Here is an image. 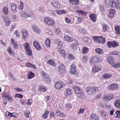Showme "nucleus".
Segmentation results:
<instances>
[{
  "instance_id": "f257e3e1",
  "label": "nucleus",
  "mask_w": 120,
  "mask_h": 120,
  "mask_svg": "<svg viewBox=\"0 0 120 120\" xmlns=\"http://www.w3.org/2000/svg\"><path fill=\"white\" fill-rule=\"evenodd\" d=\"M119 1L118 0H105L106 5L108 6H111L112 7L117 8Z\"/></svg>"
},
{
  "instance_id": "f03ea898",
  "label": "nucleus",
  "mask_w": 120,
  "mask_h": 120,
  "mask_svg": "<svg viewBox=\"0 0 120 120\" xmlns=\"http://www.w3.org/2000/svg\"><path fill=\"white\" fill-rule=\"evenodd\" d=\"M86 90L89 94L92 95L98 91V88L97 87H88L86 88Z\"/></svg>"
},
{
  "instance_id": "7ed1b4c3",
  "label": "nucleus",
  "mask_w": 120,
  "mask_h": 120,
  "mask_svg": "<svg viewBox=\"0 0 120 120\" xmlns=\"http://www.w3.org/2000/svg\"><path fill=\"white\" fill-rule=\"evenodd\" d=\"M2 96L3 97L5 98V100H3V103L5 104V105L7 102V100L8 99L11 102H13V100L12 99V96L10 95L8 93L4 92L2 94Z\"/></svg>"
},
{
  "instance_id": "20e7f679",
  "label": "nucleus",
  "mask_w": 120,
  "mask_h": 120,
  "mask_svg": "<svg viewBox=\"0 0 120 120\" xmlns=\"http://www.w3.org/2000/svg\"><path fill=\"white\" fill-rule=\"evenodd\" d=\"M73 88L77 94V96L79 98L84 99L85 96L82 92L81 90L80 89V87L77 86H73Z\"/></svg>"
},
{
  "instance_id": "39448f33",
  "label": "nucleus",
  "mask_w": 120,
  "mask_h": 120,
  "mask_svg": "<svg viewBox=\"0 0 120 120\" xmlns=\"http://www.w3.org/2000/svg\"><path fill=\"white\" fill-rule=\"evenodd\" d=\"M24 47L26 54L30 56H31L32 52L30 49V48L29 44L27 43H25L24 44Z\"/></svg>"
},
{
  "instance_id": "423d86ee",
  "label": "nucleus",
  "mask_w": 120,
  "mask_h": 120,
  "mask_svg": "<svg viewBox=\"0 0 120 120\" xmlns=\"http://www.w3.org/2000/svg\"><path fill=\"white\" fill-rule=\"evenodd\" d=\"M93 38L95 42L97 43H104L105 41V38L102 36L97 37L94 36L93 37Z\"/></svg>"
},
{
  "instance_id": "0eeeda50",
  "label": "nucleus",
  "mask_w": 120,
  "mask_h": 120,
  "mask_svg": "<svg viewBox=\"0 0 120 120\" xmlns=\"http://www.w3.org/2000/svg\"><path fill=\"white\" fill-rule=\"evenodd\" d=\"M20 15L23 18H26L29 17H31L33 14L31 12L28 13L25 11H22L20 13Z\"/></svg>"
},
{
  "instance_id": "6e6552de",
  "label": "nucleus",
  "mask_w": 120,
  "mask_h": 120,
  "mask_svg": "<svg viewBox=\"0 0 120 120\" xmlns=\"http://www.w3.org/2000/svg\"><path fill=\"white\" fill-rule=\"evenodd\" d=\"M42 75L43 81L45 82H49L50 81V78L47 73L43 72Z\"/></svg>"
},
{
  "instance_id": "1a4fd4ad",
  "label": "nucleus",
  "mask_w": 120,
  "mask_h": 120,
  "mask_svg": "<svg viewBox=\"0 0 120 120\" xmlns=\"http://www.w3.org/2000/svg\"><path fill=\"white\" fill-rule=\"evenodd\" d=\"M64 86V82L61 81H58L56 82L55 85V88L58 89L62 88Z\"/></svg>"
},
{
  "instance_id": "9d476101",
  "label": "nucleus",
  "mask_w": 120,
  "mask_h": 120,
  "mask_svg": "<svg viewBox=\"0 0 120 120\" xmlns=\"http://www.w3.org/2000/svg\"><path fill=\"white\" fill-rule=\"evenodd\" d=\"M118 43L115 41L112 42H108L107 43V45L108 47H115L118 46Z\"/></svg>"
},
{
  "instance_id": "9b49d317",
  "label": "nucleus",
  "mask_w": 120,
  "mask_h": 120,
  "mask_svg": "<svg viewBox=\"0 0 120 120\" xmlns=\"http://www.w3.org/2000/svg\"><path fill=\"white\" fill-rule=\"evenodd\" d=\"M45 22L49 25H53L54 23L52 19H50L49 18H45L44 19Z\"/></svg>"
},
{
  "instance_id": "f8f14e48",
  "label": "nucleus",
  "mask_w": 120,
  "mask_h": 120,
  "mask_svg": "<svg viewBox=\"0 0 120 120\" xmlns=\"http://www.w3.org/2000/svg\"><path fill=\"white\" fill-rule=\"evenodd\" d=\"M108 89L110 90H114L118 89V86L115 84H112L108 86L107 87Z\"/></svg>"
},
{
  "instance_id": "ddd939ff",
  "label": "nucleus",
  "mask_w": 120,
  "mask_h": 120,
  "mask_svg": "<svg viewBox=\"0 0 120 120\" xmlns=\"http://www.w3.org/2000/svg\"><path fill=\"white\" fill-rule=\"evenodd\" d=\"M114 97V95L112 94H109L108 96L105 95L103 98L104 101H108L111 100Z\"/></svg>"
},
{
  "instance_id": "4468645a",
  "label": "nucleus",
  "mask_w": 120,
  "mask_h": 120,
  "mask_svg": "<svg viewBox=\"0 0 120 120\" xmlns=\"http://www.w3.org/2000/svg\"><path fill=\"white\" fill-rule=\"evenodd\" d=\"M76 71L75 65L73 64L71 65L70 70L71 74H75L76 73Z\"/></svg>"
},
{
  "instance_id": "2eb2a0df",
  "label": "nucleus",
  "mask_w": 120,
  "mask_h": 120,
  "mask_svg": "<svg viewBox=\"0 0 120 120\" xmlns=\"http://www.w3.org/2000/svg\"><path fill=\"white\" fill-rule=\"evenodd\" d=\"M101 59L98 57L95 56H93L91 58L90 60L91 62L95 63L101 60Z\"/></svg>"
},
{
  "instance_id": "dca6fc26",
  "label": "nucleus",
  "mask_w": 120,
  "mask_h": 120,
  "mask_svg": "<svg viewBox=\"0 0 120 120\" xmlns=\"http://www.w3.org/2000/svg\"><path fill=\"white\" fill-rule=\"evenodd\" d=\"M90 120H99L98 116L95 114L91 113L90 117Z\"/></svg>"
},
{
  "instance_id": "f3484780",
  "label": "nucleus",
  "mask_w": 120,
  "mask_h": 120,
  "mask_svg": "<svg viewBox=\"0 0 120 120\" xmlns=\"http://www.w3.org/2000/svg\"><path fill=\"white\" fill-rule=\"evenodd\" d=\"M54 41L56 44L57 45L58 47L59 48H60L63 46V44L60 40L58 39H56L54 40Z\"/></svg>"
},
{
  "instance_id": "a211bd4d",
  "label": "nucleus",
  "mask_w": 120,
  "mask_h": 120,
  "mask_svg": "<svg viewBox=\"0 0 120 120\" xmlns=\"http://www.w3.org/2000/svg\"><path fill=\"white\" fill-rule=\"evenodd\" d=\"M114 58L112 56H109L108 58V62L111 64V66L113 65V63H114Z\"/></svg>"
},
{
  "instance_id": "6ab92c4d",
  "label": "nucleus",
  "mask_w": 120,
  "mask_h": 120,
  "mask_svg": "<svg viewBox=\"0 0 120 120\" xmlns=\"http://www.w3.org/2000/svg\"><path fill=\"white\" fill-rule=\"evenodd\" d=\"M4 20L6 23V25L7 26H9L10 23V21L7 16H6L4 17Z\"/></svg>"
},
{
  "instance_id": "aec40b11",
  "label": "nucleus",
  "mask_w": 120,
  "mask_h": 120,
  "mask_svg": "<svg viewBox=\"0 0 120 120\" xmlns=\"http://www.w3.org/2000/svg\"><path fill=\"white\" fill-rule=\"evenodd\" d=\"M59 71L60 72L62 73L64 72L65 70V66L63 64H61L59 67Z\"/></svg>"
},
{
  "instance_id": "412c9836",
  "label": "nucleus",
  "mask_w": 120,
  "mask_h": 120,
  "mask_svg": "<svg viewBox=\"0 0 120 120\" xmlns=\"http://www.w3.org/2000/svg\"><path fill=\"white\" fill-rule=\"evenodd\" d=\"M114 105L117 108L120 109V100H119L115 101Z\"/></svg>"
},
{
  "instance_id": "4be33fe9",
  "label": "nucleus",
  "mask_w": 120,
  "mask_h": 120,
  "mask_svg": "<svg viewBox=\"0 0 120 120\" xmlns=\"http://www.w3.org/2000/svg\"><path fill=\"white\" fill-rule=\"evenodd\" d=\"M10 6L11 9V11L14 12H16L17 11L16 10V5L14 4H10Z\"/></svg>"
},
{
  "instance_id": "5701e85b",
  "label": "nucleus",
  "mask_w": 120,
  "mask_h": 120,
  "mask_svg": "<svg viewBox=\"0 0 120 120\" xmlns=\"http://www.w3.org/2000/svg\"><path fill=\"white\" fill-rule=\"evenodd\" d=\"M115 11L114 10L112 9H110V12L108 15V17L110 18L113 17L115 13Z\"/></svg>"
},
{
  "instance_id": "b1692460",
  "label": "nucleus",
  "mask_w": 120,
  "mask_h": 120,
  "mask_svg": "<svg viewBox=\"0 0 120 120\" xmlns=\"http://www.w3.org/2000/svg\"><path fill=\"white\" fill-rule=\"evenodd\" d=\"M78 41H76L75 43L72 44L71 45V47L73 49H76L78 47Z\"/></svg>"
},
{
  "instance_id": "393cba45",
  "label": "nucleus",
  "mask_w": 120,
  "mask_h": 120,
  "mask_svg": "<svg viewBox=\"0 0 120 120\" xmlns=\"http://www.w3.org/2000/svg\"><path fill=\"white\" fill-rule=\"evenodd\" d=\"M69 1L70 4L73 5H78L79 4L78 0H69Z\"/></svg>"
},
{
  "instance_id": "a878e982",
  "label": "nucleus",
  "mask_w": 120,
  "mask_h": 120,
  "mask_svg": "<svg viewBox=\"0 0 120 120\" xmlns=\"http://www.w3.org/2000/svg\"><path fill=\"white\" fill-rule=\"evenodd\" d=\"M101 67L99 65L97 66H94L92 69V70L93 72H96L98 71V70L101 69Z\"/></svg>"
},
{
  "instance_id": "bb28decb",
  "label": "nucleus",
  "mask_w": 120,
  "mask_h": 120,
  "mask_svg": "<svg viewBox=\"0 0 120 120\" xmlns=\"http://www.w3.org/2000/svg\"><path fill=\"white\" fill-rule=\"evenodd\" d=\"M59 52L65 58L66 57V54L64 50L62 49H60L59 50Z\"/></svg>"
},
{
  "instance_id": "cd10ccee",
  "label": "nucleus",
  "mask_w": 120,
  "mask_h": 120,
  "mask_svg": "<svg viewBox=\"0 0 120 120\" xmlns=\"http://www.w3.org/2000/svg\"><path fill=\"white\" fill-rule=\"evenodd\" d=\"M90 18L93 22H95L96 20L95 15L94 14H91L90 16Z\"/></svg>"
},
{
  "instance_id": "c85d7f7f",
  "label": "nucleus",
  "mask_w": 120,
  "mask_h": 120,
  "mask_svg": "<svg viewBox=\"0 0 120 120\" xmlns=\"http://www.w3.org/2000/svg\"><path fill=\"white\" fill-rule=\"evenodd\" d=\"M2 11L4 14L6 15L8 14V8L6 7H5L3 8Z\"/></svg>"
},
{
  "instance_id": "c756f323",
  "label": "nucleus",
  "mask_w": 120,
  "mask_h": 120,
  "mask_svg": "<svg viewBox=\"0 0 120 120\" xmlns=\"http://www.w3.org/2000/svg\"><path fill=\"white\" fill-rule=\"evenodd\" d=\"M52 4L53 6L57 7V8H59L60 7V6L59 4L56 2H52Z\"/></svg>"
},
{
  "instance_id": "7c9ffc66",
  "label": "nucleus",
  "mask_w": 120,
  "mask_h": 120,
  "mask_svg": "<svg viewBox=\"0 0 120 120\" xmlns=\"http://www.w3.org/2000/svg\"><path fill=\"white\" fill-rule=\"evenodd\" d=\"M64 39L65 41H71L73 40L72 38L68 36H65L64 37Z\"/></svg>"
},
{
  "instance_id": "2f4dec72",
  "label": "nucleus",
  "mask_w": 120,
  "mask_h": 120,
  "mask_svg": "<svg viewBox=\"0 0 120 120\" xmlns=\"http://www.w3.org/2000/svg\"><path fill=\"white\" fill-rule=\"evenodd\" d=\"M47 63L53 66H55L56 65V64L55 63L54 61L52 59H50L48 60Z\"/></svg>"
},
{
  "instance_id": "473e14b6",
  "label": "nucleus",
  "mask_w": 120,
  "mask_h": 120,
  "mask_svg": "<svg viewBox=\"0 0 120 120\" xmlns=\"http://www.w3.org/2000/svg\"><path fill=\"white\" fill-rule=\"evenodd\" d=\"M96 52L100 54L103 53V51L101 49L99 48H97L95 50Z\"/></svg>"
},
{
  "instance_id": "72a5a7b5",
  "label": "nucleus",
  "mask_w": 120,
  "mask_h": 120,
  "mask_svg": "<svg viewBox=\"0 0 120 120\" xmlns=\"http://www.w3.org/2000/svg\"><path fill=\"white\" fill-rule=\"evenodd\" d=\"M115 29L116 34H120V27L119 26L115 27Z\"/></svg>"
},
{
  "instance_id": "f704fd0d",
  "label": "nucleus",
  "mask_w": 120,
  "mask_h": 120,
  "mask_svg": "<svg viewBox=\"0 0 120 120\" xmlns=\"http://www.w3.org/2000/svg\"><path fill=\"white\" fill-rule=\"evenodd\" d=\"M113 64V65H112L111 66L115 68H118L120 66V62H118L117 63H114Z\"/></svg>"
},
{
  "instance_id": "c9c22d12",
  "label": "nucleus",
  "mask_w": 120,
  "mask_h": 120,
  "mask_svg": "<svg viewBox=\"0 0 120 120\" xmlns=\"http://www.w3.org/2000/svg\"><path fill=\"white\" fill-rule=\"evenodd\" d=\"M34 75V73L31 72H30L28 74L27 76L28 79H31L33 78Z\"/></svg>"
},
{
  "instance_id": "e433bc0d",
  "label": "nucleus",
  "mask_w": 120,
  "mask_h": 120,
  "mask_svg": "<svg viewBox=\"0 0 120 120\" xmlns=\"http://www.w3.org/2000/svg\"><path fill=\"white\" fill-rule=\"evenodd\" d=\"M11 43L14 46V48H18V45L17 44L15 40L13 39H12L11 40Z\"/></svg>"
},
{
  "instance_id": "4c0bfd02",
  "label": "nucleus",
  "mask_w": 120,
  "mask_h": 120,
  "mask_svg": "<svg viewBox=\"0 0 120 120\" xmlns=\"http://www.w3.org/2000/svg\"><path fill=\"white\" fill-rule=\"evenodd\" d=\"M116 114V116H115V117L116 118L118 117V118H119L120 117V111H116L114 115H115Z\"/></svg>"
},
{
  "instance_id": "58836bf2",
  "label": "nucleus",
  "mask_w": 120,
  "mask_h": 120,
  "mask_svg": "<svg viewBox=\"0 0 120 120\" xmlns=\"http://www.w3.org/2000/svg\"><path fill=\"white\" fill-rule=\"evenodd\" d=\"M102 30L103 31H106L107 30L108 26L107 25L104 24L102 25Z\"/></svg>"
},
{
  "instance_id": "ea45409f",
  "label": "nucleus",
  "mask_w": 120,
  "mask_h": 120,
  "mask_svg": "<svg viewBox=\"0 0 120 120\" xmlns=\"http://www.w3.org/2000/svg\"><path fill=\"white\" fill-rule=\"evenodd\" d=\"M50 41L49 39H47L45 41V43L46 45L48 46L47 47H50Z\"/></svg>"
},
{
  "instance_id": "a19ab883",
  "label": "nucleus",
  "mask_w": 120,
  "mask_h": 120,
  "mask_svg": "<svg viewBox=\"0 0 120 120\" xmlns=\"http://www.w3.org/2000/svg\"><path fill=\"white\" fill-rule=\"evenodd\" d=\"M30 112L28 111H25L24 112V116L26 118H28L29 117Z\"/></svg>"
},
{
  "instance_id": "79ce46f5",
  "label": "nucleus",
  "mask_w": 120,
  "mask_h": 120,
  "mask_svg": "<svg viewBox=\"0 0 120 120\" xmlns=\"http://www.w3.org/2000/svg\"><path fill=\"white\" fill-rule=\"evenodd\" d=\"M5 115L8 118H10L11 116V113L8 111L6 112L5 113Z\"/></svg>"
},
{
  "instance_id": "37998d69",
  "label": "nucleus",
  "mask_w": 120,
  "mask_h": 120,
  "mask_svg": "<svg viewBox=\"0 0 120 120\" xmlns=\"http://www.w3.org/2000/svg\"><path fill=\"white\" fill-rule=\"evenodd\" d=\"M103 77L104 78H107L111 77V75L108 74L106 73L103 75Z\"/></svg>"
},
{
  "instance_id": "c03bdc74",
  "label": "nucleus",
  "mask_w": 120,
  "mask_h": 120,
  "mask_svg": "<svg viewBox=\"0 0 120 120\" xmlns=\"http://www.w3.org/2000/svg\"><path fill=\"white\" fill-rule=\"evenodd\" d=\"M82 52L83 53H84L87 52H88V48L86 47H84L83 48Z\"/></svg>"
},
{
  "instance_id": "a18cd8bd",
  "label": "nucleus",
  "mask_w": 120,
  "mask_h": 120,
  "mask_svg": "<svg viewBox=\"0 0 120 120\" xmlns=\"http://www.w3.org/2000/svg\"><path fill=\"white\" fill-rule=\"evenodd\" d=\"M34 31L36 32L37 33H39L41 31V30L37 27H35L34 28Z\"/></svg>"
},
{
  "instance_id": "49530a36",
  "label": "nucleus",
  "mask_w": 120,
  "mask_h": 120,
  "mask_svg": "<svg viewBox=\"0 0 120 120\" xmlns=\"http://www.w3.org/2000/svg\"><path fill=\"white\" fill-rule=\"evenodd\" d=\"M23 97V96L19 94H16L15 96V98H22Z\"/></svg>"
},
{
  "instance_id": "de8ad7c7",
  "label": "nucleus",
  "mask_w": 120,
  "mask_h": 120,
  "mask_svg": "<svg viewBox=\"0 0 120 120\" xmlns=\"http://www.w3.org/2000/svg\"><path fill=\"white\" fill-rule=\"evenodd\" d=\"M84 108H80L79 111L77 113V114L79 115L82 113L84 112Z\"/></svg>"
},
{
  "instance_id": "09e8293b",
  "label": "nucleus",
  "mask_w": 120,
  "mask_h": 120,
  "mask_svg": "<svg viewBox=\"0 0 120 120\" xmlns=\"http://www.w3.org/2000/svg\"><path fill=\"white\" fill-rule=\"evenodd\" d=\"M66 93L67 95H69L71 93V90L70 89H68L66 90Z\"/></svg>"
},
{
  "instance_id": "8fccbe9b",
  "label": "nucleus",
  "mask_w": 120,
  "mask_h": 120,
  "mask_svg": "<svg viewBox=\"0 0 120 120\" xmlns=\"http://www.w3.org/2000/svg\"><path fill=\"white\" fill-rule=\"evenodd\" d=\"M66 11L64 10H60L56 11V13L58 14H61L65 13Z\"/></svg>"
},
{
  "instance_id": "3c124183",
  "label": "nucleus",
  "mask_w": 120,
  "mask_h": 120,
  "mask_svg": "<svg viewBox=\"0 0 120 120\" xmlns=\"http://www.w3.org/2000/svg\"><path fill=\"white\" fill-rule=\"evenodd\" d=\"M79 32L80 33H82L83 34H85L86 32V31L85 30L82 29L80 28L79 30Z\"/></svg>"
},
{
  "instance_id": "603ef678",
  "label": "nucleus",
  "mask_w": 120,
  "mask_h": 120,
  "mask_svg": "<svg viewBox=\"0 0 120 120\" xmlns=\"http://www.w3.org/2000/svg\"><path fill=\"white\" fill-rule=\"evenodd\" d=\"M18 116V114L17 113L15 112H13L11 113V117H16Z\"/></svg>"
},
{
  "instance_id": "864d4df0",
  "label": "nucleus",
  "mask_w": 120,
  "mask_h": 120,
  "mask_svg": "<svg viewBox=\"0 0 120 120\" xmlns=\"http://www.w3.org/2000/svg\"><path fill=\"white\" fill-rule=\"evenodd\" d=\"M76 11L79 13L81 14L82 15H86V14L85 13L84 11H82L81 10H77Z\"/></svg>"
},
{
  "instance_id": "5fc2aeb1",
  "label": "nucleus",
  "mask_w": 120,
  "mask_h": 120,
  "mask_svg": "<svg viewBox=\"0 0 120 120\" xmlns=\"http://www.w3.org/2000/svg\"><path fill=\"white\" fill-rule=\"evenodd\" d=\"M100 113L101 116L102 117H104L105 116L106 113L103 110H101L100 111Z\"/></svg>"
},
{
  "instance_id": "6e6d98bb",
  "label": "nucleus",
  "mask_w": 120,
  "mask_h": 120,
  "mask_svg": "<svg viewBox=\"0 0 120 120\" xmlns=\"http://www.w3.org/2000/svg\"><path fill=\"white\" fill-rule=\"evenodd\" d=\"M72 107V105L71 104L69 103H68L67 104L66 106V107L70 109H71Z\"/></svg>"
},
{
  "instance_id": "4d7b16f0",
  "label": "nucleus",
  "mask_w": 120,
  "mask_h": 120,
  "mask_svg": "<svg viewBox=\"0 0 120 120\" xmlns=\"http://www.w3.org/2000/svg\"><path fill=\"white\" fill-rule=\"evenodd\" d=\"M39 89L41 90V91L43 92H45L46 90L43 87H40Z\"/></svg>"
},
{
  "instance_id": "13d9d810",
  "label": "nucleus",
  "mask_w": 120,
  "mask_h": 120,
  "mask_svg": "<svg viewBox=\"0 0 120 120\" xmlns=\"http://www.w3.org/2000/svg\"><path fill=\"white\" fill-rule=\"evenodd\" d=\"M55 112L51 111L50 112V116L51 117H53L55 116V114L54 113Z\"/></svg>"
},
{
  "instance_id": "bf43d9fd",
  "label": "nucleus",
  "mask_w": 120,
  "mask_h": 120,
  "mask_svg": "<svg viewBox=\"0 0 120 120\" xmlns=\"http://www.w3.org/2000/svg\"><path fill=\"white\" fill-rule=\"evenodd\" d=\"M112 54L113 55H119V51H114L112 52Z\"/></svg>"
},
{
  "instance_id": "052dcab7",
  "label": "nucleus",
  "mask_w": 120,
  "mask_h": 120,
  "mask_svg": "<svg viewBox=\"0 0 120 120\" xmlns=\"http://www.w3.org/2000/svg\"><path fill=\"white\" fill-rule=\"evenodd\" d=\"M7 50L8 51L10 54L11 55H14V54L13 52L11 51L10 49H8Z\"/></svg>"
},
{
  "instance_id": "680f3d73",
  "label": "nucleus",
  "mask_w": 120,
  "mask_h": 120,
  "mask_svg": "<svg viewBox=\"0 0 120 120\" xmlns=\"http://www.w3.org/2000/svg\"><path fill=\"white\" fill-rule=\"evenodd\" d=\"M15 90L18 92H19L21 91H23V90L21 89L20 88H18V87L15 88Z\"/></svg>"
},
{
  "instance_id": "e2e57ef3",
  "label": "nucleus",
  "mask_w": 120,
  "mask_h": 120,
  "mask_svg": "<svg viewBox=\"0 0 120 120\" xmlns=\"http://www.w3.org/2000/svg\"><path fill=\"white\" fill-rule=\"evenodd\" d=\"M38 44L39 43H38L36 41H35L33 42V45L35 48H37V46Z\"/></svg>"
},
{
  "instance_id": "0e129e2a",
  "label": "nucleus",
  "mask_w": 120,
  "mask_h": 120,
  "mask_svg": "<svg viewBox=\"0 0 120 120\" xmlns=\"http://www.w3.org/2000/svg\"><path fill=\"white\" fill-rule=\"evenodd\" d=\"M23 34V38L24 39H25L27 37V36L28 35L27 33L26 32L25 33H24Z\"/></svg>"
},
{
  "instance_id": "69168bd1",
  "label": "nucleus",
  "mask_w": 120,
  "mask_h": 120,
  "mask_svg": "<svg viewBox=\"0 0 120 120\" xmlns=\"http://www.w3.org/2000/svg\"><path fill=\"white\" fill-rule=\"evenodd\" d=\"M48 117V115H47L44 113L43 114L42 116V117L44 119H47Z\"/></svg>"
},
{
  "instance_id": "338daca9",
  "label": "nucleus",
  "mask_w": 120,
  "mask_h": 120,
  "mask_svg": "<svg viewBox=\"0 0 120 120\" xmlns=\"http://www.w3.org/2000/svg\"><path fill=\"white\" fill-rule=\"evenodd\" d=\"M56 113H57V116H60L61 112L58 110H56V111H55Z\"/></svg>"
},
{
  "instance_id": "774afa93",
  "label": "nucleus",
  "mask_w": 120,
  "mask_h": 120,
  "mask_svg": "<svg viewBox=\"0 0 120 120\" xmlns=\"http://www.w3.org/2000/svg\"><path fill=\"white\" fill-rule=\"evenodd\" d=\"M18 31V30L16 31L14 33V34L16 35V36L19 37V33Z\"/></svg>"
}]
</instances>
